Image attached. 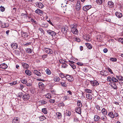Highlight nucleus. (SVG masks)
<instances>
[{"mask_svg": "<svg viewBox=\"0 0 123 123\" xmlns=\"http://www.w3.org/2000/svg\"><path fill=\"white\" fill-rule=\"evenodd\" d=\"M115 14L117 17L119 18H121L123 16L122 14L121 13L117 12H116Z\"/></svg>", "mask_w": 123, "mask_h": 123, "instance_id": "nucleus-17", "label": "nucleus"}, {"mask_svg": "<svg viewBox=\"0 0 123 123\" xmlns=\"http://www.w3.org/2000/svg\"><path fill=\"white\" fill-rule=\"evenodd\" d=\"M86 98L89 100L92 99V95L90 94H86Z\"/></svg>", "mask_w": 123, "mask_h": 123, "instance_id": "nucleus-22", "label": "nucleus"}, {"mask_svg": "<svg viewBox=\"0 0 123 123\" xmlns=\"http://www.w3.org/2000/svg\"><path fill=\"white\" fill-rule=\"evenodd\" d=\"M22 65L23 68L25 69H27L29 67V65L26 63H22Z\"/></svg>", "mask_w": 123, "mask_h": 123, "instance_id": "nucleus-14", "label": "nucleus"}, {"mask_svg": "<svg viewBox=\"0 0 123 123\" xmlns=\"http://www.w3.org/2000/svg\"><path fill=\"white\" fill-rule=\"evenodd\" d=\"M101 120H103L104 121H105L106 120L107 117L105 115H104L103 116H102L101 118Z\"/></svg>", "mask_w": 123, "mask_h": 123, "instance_id": "nucleus-41", "label": "nucleus"}, {"mask_svg": "<svg viewBox=\"0 0 123 123\" xmlns=\"http://www.w3.org/2000/svg\"><path fill=\"white\" fill-rule=\"evenodd\" d=\"M46 97L50 99L51 98V95L50 93H49L48 94V95H46Z\"/></svg>", "mask_w": 123, "mask_h": 123, "instance_id": "nucleus-47", "label": "nucleus"}, {"mask_svg": "<svg viewBox=\"0 0 123 123\" xmlns=\"http://www.w3.org/2000/svg\"><path fill=\"white\" fill-rule=\"evenodd\" d=\"M33 73L38 76H41V73L38 71L37 70H34Z\"/></svg>", "mask_w": 123, "mask_h": 123, "instance_id": "nucleus-18", "label": "nucleus"}, {"mask_svg": "<svg viewBox=\"0 0 123 123\" xmlns=\"http://www.w3.org/2000/svg\"><path fill=\"white\" fill-rule=\"evenodd\" d=\"M41 103L43 105H44L46 104L47 103V102L44 100H42L41 101Z\"/></svg>", "mask_w": 123, "mask_h": 123, "instance_id": "nucleus-59", "label": "nucleus"}, {"mask_svg": "<svg viewBox=\"0 0 123 123\" xmlns=\"http://www.w3.org/2000/svg\"><path fill=\"white\" fill-rule=\"evenodd\" d=\"M26 51L27 53L30 54L32 52V50L31 48H28L26 49Z\"/></svg>", "mask_w": 123, "mask_h": 123, "instance_id": "nucleus-27", "label": "nucleus"}, {"mask_svg": "<svg viewBox=\"0 0 123 123\" xmlns=\"http://www.w3.org/2000/svg\"><path fill=\"white\" fill-rule=\"evenodd\" d=\"M35 12L36 13L40 15L43 14V12L39 9H37L36 10Z\"/></svg>", "mask_w": 123, "mask_h": 123, "instance_id": "nucleus-15", "label": "nucleus"}, {"mask_svg": "<svg viewBox=\"0 0 123 123\" xmlns=\"http://www.w3.org/2000/svg\"><path fill=\"white\" fill-rule=\"evenodd\" d=\"M21 82L23 84H26L27 83V81L25 79H22L21 80Z\"/></svg>", "mask_w": 123, "mask_h": 123, "instance_id": "nucleus-34", "label": "nucleus"}, {"mask_svg": "<svg viewBox=\"0 0 123 123\" xmlns=\"http://www.w3.org/2000/svg\"><path fill=\"white\" fill-rule=\"evenodd\" d=\"M61 84L62 86L63 87H66L67 85L65 82H62L60 83Z\"/></svg>", "mask_w": 123, "mask_h": 123, "instance_id": "nucleus-35", "label": "nucleus"}, {"mask_svg": "<svg viewBox=\"0 0 123 123\" xmlns=\"http://www.w3.org/2000/svg\"><path fill=\"white\" fill-rule=\"evenodd\" d=\"M44 50L46 53L48 54H52L53 53L51 49L48 48H45Z\"/></svg>", "mask_w": 123, "mask_h": 123, "instance_id": "nucleus-7", "label": "nucleus"}, {"mask_svg": "<svg viewBox=\"0 0 123 123\" xmlns=\"http://www.w3.org/2000/svg\"><path fill=\"white\" fill-rule=\"evenodd\" d=\"M105 0H96V2L99 5L102 4Z\"/></svg>", "mask_w": 123, "mask_h": 123, "instance_id": "nucleus-24", "label": "nucleus"}, {"mask_svg": "<svg viewBox=\"0 0 123 123\" xmlns=\"http://www.w3.org/2000/svg\"><path fill=\"white\" fill-rule=\"evenodd\" d=\"M59 75L62 78H64L65 77L64 74L62 73H60Z\"/></svg>", "mask_w": 123, "mask_h": 123, "instance_id": "nucleus-55", "label": "nucleus"}, {"mask_svg": "<svg viewBox=\"0 0 123 123\" xmlns=\"http://www.w3.org/2000/svg\"><path fill=\"white\" fill-rule=\"evenodd\" d=\"M105 71H101L100 72V74L103 76H106V75L105 74Z\"/></svg>", "mask_w": 123, "mask_h": 123, "instance_id": "nucleus-49", "label": "nucleus"}, {"mask_svg": "<svg viewBox=\"0 0 123 123\" xmlns=\"http://www.w3.org/2000/svg\"><path fill=\"white\" fill-rule=\"evenodd\" d=\"M55 101L54 99H51L49 100V102L51 103H54Z\"/></svg>", "mask_w": 123, "mask_h": 123, "instance_id": "nucleus-60", "label": "nucleus"}, {"mask_svg": "<svg viewBox=\"0 0 123 123\" xmlns=\"http://www.w3.org/2000/svg\"><path fill=\"white\" fill-rule=\"evenodd\" d=\"M54 80L55 82H58L60 80V79L58 77L55 76L54 78Z\"/></svg>", "mask_w": 123, "mask_h": 123, "instance_id": "nucleus-28", "label": "nucleus"}, {"mask_svg": "<svg viewBox=\"0 0 123 123\" xmlns=\"http://www.w3.org/2000/svg\"><path fill=\"white\" fill-rule=\"evenodd\" d=\"M11 46L13 49H14L17 48L18 45L16 43H13L11 44Z\"/></svg>", "mask_w": 123, "mask_h": 123, "instance_id": "nucleus-16", "label": "nucleus"}, {"mask_svg": "<svg viewBox=\"0 0 123 123\" xmlns=\"http://www.w3.org/2000/svg\"><path fill=\"white\" fill-rule=\"evenodd\" d=\"M71 28V31L72 33L75 35H78L79 33L77 29V25L74 24L70 25Z\"/></svg>", "mask_w": 123, "mask_h": 123, "instance_id": "nucleus-1", "label": "nucleus"}, {"mask_svg": "<svg viewBox=\"0 0 123 123\" xmlns=\"http://www.w3.org/2000/svg\"><path fill=\"white\" fill-rule=\"evenodd\" d=\"M108 70L109 71V72L111 73V74H113V72L112 71V70L109 68H108Z\"/></svg>", "mask_w": 123, "mask_h": 123, "instance_id": "nucleus-62", "label": "nucleus"}, {"mask_svg": "<svg viewBox=\"0 0 123 123\" xmlns=\"http://www.w3.org/2000/svg\"><path fill=\"white\" fill-rule=\"evenodd\" d=\"M110 60L112 61L116 62L117 60V59L115 58H111L110 59Z\"/></svg>", "mask_w": 123, "mask_h": 123, "instance_id": "nucleus-51", "label": "nucleus"}, {"mask_svg": "<svg viewBox=\"0 0 123 123\" xmlns=\"http://www.w3.org/2000/svg\"><path fill=\"white\" fill-rule=\"evenodd\" d=\"M21 34L22 37L24 38L27 37L28 36L27 33L24 32H21Z\"/></svg>", "mask_w": 123, "mask_h": 123, "instance_id": "nucleus-19", "label": "nucleus"}, {"mask_svg": "<svg viewBox=\"0 0 123 123\" xmlns=\"http://www.w3.org/2000/svg\"><path fill=\"white\" fill-rule=\"evenodd\" d=\"M101 112L102 114L104 115H107V110L105 108H103L101 111Z\"/></svg>", "mask_w": 123, "mask_h": 123, "instance_id": "nucleus-20", "label": "nucleus"}, {"mask_svg": "<svg viewBox=\"0 0 123 123\" xmlns=\"http://www.w3.org/2000/svg\"><path fill=\"white\" fill-rule=\"evenodd\" d=\"M118 41L120 42L122 44H123V38H120L118 39Z\"/></svg>", "mask_w": 123, "mask_h": 123, "instance_id": "nucleus-54", "label": "nucleus"}, {"mask_svg": "<svg viewBox=\"0 0 123 123\" xmlns=\"http://www.w3.org/2000/svg\"><path fill=\"white\" fill-rule=\"evenodd\" d=\"M68 66V65L66 64H62V67L64 68H66Z\"/></svg>", "mask_w": 123, "mask_h": 123, "instance_id": "nucleus-52", "label": "nucleus"}, {"mask_svg": "<svg viewBox=\"0 0 123 123\" xmlns=\"http://www.w3.org/2000/svg\"><path fill=\"white\" fill-rule=\"evenodd\" d=\"M90 83L93 86H97L99 84V83H98V82L96 80L94 81H91Z\"/></svg>", "mask_w": 123, "mask_h": 123, "instance_id": "nucleus-12", "label": "nucleus"}, {"mask_svg": "<svg viewBox=\"0 0 123 123\" xmlns=\"http://www.w3.org/2000/svg\"><path fill=\"white\" fill-rule=\"evenodd\" d=\"M100 119V117L97 115H95L94 116V119L95 121H98Z\"/></svg>", "mask_w": 123, "mask_h": 123, "instance_id": "nucleus-21", "label": "nucleus"}, {"mask_svg": "<svg viewBox=\"0 0 123 123\" xmlns=\"http://www.w3.org/2000/svg\"><path fill=\"white\" fill-rule=\"evenodd\" d=\"M30 98V95L27 93L25 94L23 97V99L24 100H26Z\"/></svg>", "mask_w": 123, "mask_h": 123, "instance_id": "nucleus-10", "label": "nucleus"}, {"mask_svg": "<svg viewBox=\"0 0 123 123\" xmlns=\"http://www.w3.org/2000/svg\"><path fill=\"white\" fill-rule=\"evenodd\" d=\"M68 28L67 26H66L62 27V31L63 33H66L67 32Z\"/></svg>", "mask_w": 123, "mask_h": 123, "instance_id": "nucleus-13", "label": "nucleus"}, {"mask_svg": "<svg viewBox=\"0 0 123 123\" xmlns=\"http://www.w3.org/2000/svg\"><path fill=\"white\" fill-rule=\"evenodd\" d=\"M85 90L86 92L91 93L92 92V91L91 90L87 89H85Z\"/></svg>", "mask_w": 123, "mask_h": 123, "instance_id": "nucleus-44", "label": "nucleus"}, {"mask_svg": "<svg viewBox=\"0 0 123 123\" xmlns=\"http://www.w3.org/2000/svg\"><path fill=\"white\" fill-rule=\"evenodd\" d=\"M18 97H19L20 98H21L23 96L22 92H19V93H18Z\"/></svg>", "mask_w": 123, "mask_h": 123, "instance_id": "nucleus-48", "label": "nucleus"}, {"mask_svg": "<svg viewBox=\"0 0 123 123\" xmlns=\"http://www.w3.org/2000/svg\"><path fill=\"white\" fill-rule=\"evenodd\" d=\"M66 113L67 115L68 116H70L71 114V112L69 110H66Z\"/></svg>", "mask_w": 123, "mask_h": 123, "instance_id": "nucleus-43", "label": "nucleus"}, {"mask_svg": "<svg viewBox=\"0 0 123 123\" xmlns=\"http://www.w3.org/2000/svg\"><path fill=\"white\" fill-rule=\"evenodd\" d=\"M101 107H100L98 105H97L96 106V108L98 110L100 111L101 110Z\"/></svg>", "mask_w": 123, "mask_h": 123, "instance_id": "nucleus-53", "label": "nucleus"}, {"mask_svg": "<svg viewBox=\"0 0 123 123\" xmlns=\"http://www.w3.org/2000/svg\"><path fill=\"white\" fill-rule=\"evenodd\" d=\"M13 122H15L18 123H19V119L17 118H14L13 120Z\"/></svg>", "mask_w": 123, "mask_h": 123, "instance_id": "nucleus-40", "label": "nucleus"}, {"mask_svg": "<svg viewBox=\"0 0 123 123\" xmlns=\"http://www.w3.org/2000/svg\"><path fill=\"white\" fill-rule=\"evenodd\" d=\"M17 82L15 81L13 82L12 83H9V84H10L11 86H12L16 85L17 84Z\"/></svg>", "mask_w": 123, "mask_h": 123, "instance_id": "nucleus-46", "label": "nucleus"}, {"mask_svg": "<svg viewBox=\"0 0 123 123\" xmlns=\"http://www.w3.org/2000/svg\"><path fill=\"white\" fill-rule=\"evenodd\" d=\"M112 81L114 82H117L118 81V80L116 78L114 77H112Z\"/></svg>", "mask_w": 123, "mask_h": 123, "instance_id": "nucleus-39", "label": "nucleus"}, {"mask_svg": "<svg viewBox=\"0 0 123 123\" xmlns=\"http://www.w3.org/2000/svg\"><path fill=\"white\" fill-rule=\"evenodd\" d=\"M57 115V117L59 119L61 118L62 117V115L61 113L59 112H57L56 113Z\"/></svg>", "mask_w": 123, "mask_h": 123, "instance_id": "nucleus-31", "label": "nucleus"}, {"mask_svg": "<svg viewBox=\"0 0 123 123\" xmlns=\"http://www.w3.org/2000/svg\"><path fill=\"white\" fill-rule=\"evenodd\" d=\"M91 35V34L89 33L88 35L86 36L85 38V39L87 41L89 42L91 41L92 40Z\"/></svg>", "mask_w": 123, "mask_h": 123, "instance_id": "nucleus-6", "label": "nucleus"}, {"mask_svg": "<svg viewBox=\"0 0 123 123\" xmlns=\"http://www.w3.org/2000/svg\"><path fill=\"white\" fill-rule=\"evenodd\" d=\"M1 11L2 12H3L4 11L5 8L4 7L1 6L0 7Z\"/></svg>", "mask_w": 123, "mask_h": 123, "instance_id": "nucleus-56", "label": "nucleus"}, {"mask_svg": "<svg viewBox=\"0 0 123 123\" xmlns=\"http://www.w3.org/2000/svg\"><path fill=\"white\" fill-rule=\"evenodd\" d=\"M107 81L109 82H111L112 80V78H111L110 76H108L107 78Z\"/></svg>", "mask_w": 123, "mask_h": 123, "instance_id": "nucleus-50", "label": "nucleus"}, {"mask_svg": "<svg viewBox=\"0 0 123 123\" xmlns=\"http://www.w3.org/2000/svg\"><path fill=\"white\" fill-rule=\"evenodd\" d=\"M80 2V0H78L76 6V9L77 11H79L81 9Z\"/></svg>", "mask_w": 123, "mask_h": 123, "instance_id": "nucleus-3", "label": "nucleus"}, {"mask_svg": "<svg viewBox=\"0 0 123 123\" xmlns=\"http://www.w3.org/2000/svg\"><path fill=\"white\" fill-rule=\"evenodd\" d=\"M42 111L45 114H47V109L46 108H44L42 109Z\"/></svg>", "mask_w": 123, "mask_h": 123, "instance_id": "nucleus-37", "label": "nucleus"}, {"mask_svg": "<svg viewBox=\"0 0 123 123\" xmlns=\"http://www.w3.org/2000/svg\"><path fill=\"white\" fill-rule=\"evenodd\" d=\"M69 98V97L68 96V95H65L63 98V99L65 100H66Z\"/></svg>", "mask_w": 123, "mask_h": 123, "instance_id": "nucleus-45", "label": "nucleus"}, {"mask_svg": "<svg viewBox=\"0 0 123 123\" xmlns=\"http://www.w3.org/2000/svg\"><path fill=\"white\" fill-rule=\"evenodd\" d=\"M31 21L32 22H34L35 24H37V22L34 19H31Z\"/></svg>", "mask_w": 123, "mask_h": 123, "instance_id": "nucleus-63", "label": "nucleus"}, {"mask_svg": "<svg viewBox=\"0 0 123 123\" xmlns=\"http://www.w3.org/2000/svg\"><path fill=\"white\" fill-rule=\"evenodd\" d=\"M67 1L66 0H59V3L61 5V7H63L66 6Z\"/></svg>", "mask_w": 123, "mask_h": 123, "instance_id": "nucleus-2", "label": "nucleus"}, {"mask_svg": "<svg viewBox=\"0 0 123 123\" xmlns=\"http://www.w3.org/2000/svg\"><path fill=\"white\" fill-rule=\"evenodd\" d=\"M85 45L88 49H91L92 48V47L90 44L88 43H86Z\"/></svg>", "mask_w": 123, "mask_h": 123, "instance_id": "nucleus-32", "label": "nucleus"}, {"mask_svg": "<svg viewBox=\"0 0 123 123\" xmlns=\"http://www.w3.org/2000/svg\"><path fill=\"white\" fill-rule=\"evenodd\" d=\"M78 106L79 107H81L82 106V104L80 101L78 100L77 102Z\"/></svg>", "mask_w": 123, "mask_h": 123, "instance_id": "nucleus-36", "label": "nucleus"}, {"mask_svg": "<svg viewBox=\"0 0 123 123\" xmlns=\"http://www.w3.org/2000/svg\"><path fill=\"white\" fill-rule=\"evenodd\" d=\"M108 4V7L110 8H112L114 6L113 2L111 1H109Z\"/></svg>", "mask_w": 123, "mask_h": 123, "instance_id": "nucleus-11", "label": "nucleus"}, {"mask_svg": "<svg viewBox=\"0 0 123 123\" xmlns=\"http://www.w3.org/2000/svg\"><path fill=\"white\" fill-rule=\"evenodd\" d=\"M40 120L42 121L46 119V117L43 116H42L39 117Z\"/></svg>", "mask_w": 123, "mask_h": 123, "instance_id": "nucleus-33", "label": "nucleus"}, {"mask_svg": "<svg viewBox=\"0 0 123 123\" xmlns=\"http://www.w3.org/2000/svg\"><path fill=\"white\" fill-rule=\"evenodd\" d=\"M45 71L47 74L48 75H50L51 74V71L49 69H46Z\"/></svg>", "mask_w": 123, "mask_h": 123, "instance_id": "nucleus-42", "label": "nucleus"}, {"mask_svg": "<svg viewBox=\"0 0 123 123\" xmlns=\"http://www.w3.org/2000/svg\"><path fill=\"white\" fill-rule=\"evenodd\" d=\"M38 86L40 88L43 89L44 87V85L42 82H40L38 83Z\"/></svg>", "mask_w": 123, "mask_h": 123, "instance_id": "nucleus-23", "label": "nucleus"}, {"mask_svg": "<svg viewBox=\"0 0 123 123\" xmlns=\"http://www.w3.org/2000/svg\"><path fill=\"white\" fill-rule=\"evenodd\" d=\"M41 26L43 27L47 28L48 26V25L47 23L45 24L44 23H42L41 24Z\"/></svg>", "mask_w": 123, "mask_h": 123, "instance_id": "nucleus-30", "label": "nucleus"}, {"mask_svg": "<svg viewBox=\"0 0 123 123\" xmlns=\"http://www.w3.org/2000/svg\"><path fill=\"white\" fill-rule=\"evenodd\" d=\"M66 78L67 80L69 82H72L74 80L73 77L69 75H66Z\"/></svg>", "mask_w": 123, "mask_h": 123, "instance_id": "nucleus-4", "label": "nucleus"}, {"mask_svg": "<svg viewBox=\"0 0 123 123\" xmlns=\"http://www.w3.org/2000/svg\"><path fill=\"white\" fill-rule=\"evenodd\" d=\"M47 56V54H45L43 55L42 56V58L43 59H44V58H46Z\"/></svg>", "mask_w": 123, "mask_h": 123, "instance_id": "nucleus-57", "label": "nucleus"}, {"mask_svg": "<svg viewBox=\"0 0 123 123\" xmlns=\"http://www.w3.org/2000/svg\"><path fill=\"white\" fill-rule=\"evenodd\" d=\"M77 65L80 66H82L83 65V64L82 63L79 62L77 63Z\"/></svg>", "mask_w": 123, "mask_h": 123, "instance_id": "nucleus-61", "label": "nucleus"}, {"mask_svg": "<svg viewBox=\"0 0 123 123\" xmlns=\"http://www.w3.org/2000/svg\"><path fill=\"white\" fill-rule=\"evenodd\" d=\"M76 111L78 113L80 114L81 113V107H79L76 108L75 109Z\"/></svg>", "mask_w": 123, "mask_h": 123, "instance_id": "nucleus-25", "label": "nucleus"}, {"mask_svg": "<svg viewBox=\"0 0 123 123\" xmlns=\"http://www.w3.org/2000/svg\"><path fill=\"white\" fill-rule=\"evenodd\" d=\"M24 86L22 84L20 85V87L19 88L21 90H22V89L24 88Z\"/></svg>", "mask_w": 123, "mask_h": 123, "instance_id": "nucleus-64", "label": "nucleus"}, {"mask_svg": "<svg viewBox=\"0 0 123 123\" xmlns=\"http://www.w3.org/2000/svg\"><path fill=\"white\" fill-rule=\"evenodd\" d=\"M25 74L28 76H31L32 74V73L30 71L28 70H26L25 71Z\"/></svg>", "mask_w": 123, "mask_h": 123, "instance_id": "nucleus-26", "label": "nucleus"}, {"mask_svg": "<svg viewBox=\"0 0 123 123\" xmlns=\"http://www.w3.org/2000/svg\"><path fill=\"white\" fill-rule=\"evenodd\" d=\"M47 33L49 35L53 36H55L56 34V33L54 31L50 30H48L47 31Z\"/></svg>", "mask_w": 123, "mask_h": 123, "instance_id": "nucleus-5", "label": "nucleus"}, {"mask_svg": "<svg viewBox=\"0 0 123 123\" xmlns=\"http://www.w3.org/2000/svg\"><path fill=\"white\" fill-rule=\"evenodd\" d=\"M92 7V6L91 5H87L84 6L83 8V10L86 11L88 10Z\"/></svg>", "mask_w": 123, "mask_h": 123, "instance_id": "nucleus-8", "label": "nucleus"}, {"mask_svg": "<svg viewBox=\"0 0 123 123\" xmlns=\"http://www.w3.org/2000/svg\"><path fill=\"white\" fill-rule=\"evenodd\" d=\"M108 115L110 117L112 118H113L114 117V115L112 112H109L108 113Z\"/></svg>", "mask_w": 123, "mask_h": 123, "instance_id": "nucleus-29", "label": "nucleus"}, {"mask_svg": "<svg viewBox=\"0 0 123 123\" xmlns=\"http://www.w3.org/2000/svg\"><path fill=\"white\" fill-rule=\"evenodd\" d=\"M31 42H29L25 44L24 46H27L29 45H31Z\"/></svg>", "mask_w": 123, "mask_h": 123, "instance_id": "nucleus-58", "label": "nucleus"}, {"mask_svg": "<svg viewBox=\"0 0 123 123\" xmlns=\"http://www.w3.org/2000/svg\"><path fill=\"white\" fill-rule=\"evenodd\" d=\"M36 6L38 7L42 8H43V5L40 2H37L36 3Z\"/></svg>", "mask_w": 123, "mask_h": 123, "instance_id": "nucleus-9", "label": "nucleus"}, {"mask_svg": "<svg viewBox=\"0 0 123 123\" xmlns=\"http://www.w3.org/2000/svg\"><path fill=\"white\" fill-rule=\"evenodd\" d=\"M69 64L71 66L72 68H73V69H75L76 68V66L74 64V63H69Z\"/></svg>", "mask_w": 123, "mask_h": 123, "instance_id": "nucleus-38", "label": "nucleus"}]
</instances>
